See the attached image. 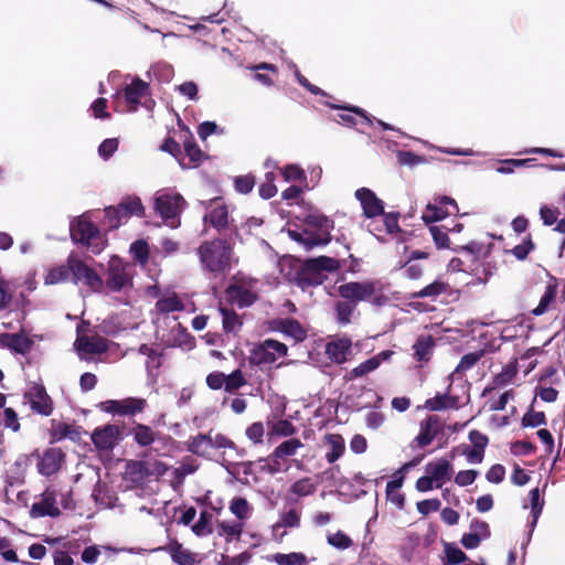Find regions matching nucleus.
I'll use <instances>...</instances> for the list:
<instances>
[{
    "instance_id": "1",
    "label": "nucleus",
    "mask_w": 565,
    "mask_h": 565,
    "mask_svg": "<svg viewBox=\"0 0 565 565\" xmlns=\"http://www.w3.org/2000/svg\"><path fill=\"white\" fill-rule=\"evenodd\" d=\"M199 256L203 268L215 275L224 274L236 263L231 245L221 238L203 243Z\"/></svg>"
},
{
    "instance_id": "2",
    "label": "nucleus",
    "mask_w": 565,
    "mask_h": 565,
    "mask_svg": "<svg viewBox=\"0 0 565 565\" xmlns=\"http://www.w3.org/2000/svg\"><path fill=\"white\" fill-rule=\"evenodd\" d=\"M355 199L360 202L366 218L373 220L377 216L383 217V223L388 234L398 230L397 216L395 214L384 213V202L379 199L372 190L367 188L358 189L355 191Z\"/></svg>"
},
{
    "instance_id": "3",
    "label": "nucleus",
    "mask_w": 565,
    "mask_h": 565,
    "mask_svg": "<svg viewBox=\"0 0 565 565\" xmlns=\"http://www.w3.org/2000/svg\"><path fill=\"white\" fill-rule=\"evenodd\" d=\"M71 237L76 243H82L94 253L99 254L105 247V239L87 214L74 220L70 225Z\"/></svg>"
},
{
    "instance_id": "4",
    "label": "nucleus",
    "mask_w": 565,
    "mask_h": 565,
    "mask_svg": "<svg viewBox=\"0 0 565 565\" xmlns=\"http://www.w3.org/2000/svg\"><path fill=\"white\" fill-rule=\"evenodd\" d=\"M185 200L171 190H160L154 196V210L171 228L180 225V214L184 210Z\"/></svg>"
},
{
    "instance_id": "5",
    "label": "nucleus",
    "mask_w": 565,
    "mask_h": 565,
    "mask_svg": "<svg viewBox=\"0 0 565 565\" xmlns=\"http://www.w3.org/2000/svg\"><path fill=\"white\" fill-rule=\"evenodd\" d=\"M259 290L258 280L239 278L227 287L226 298L238 307H248L256 301Z\"/></svg>"
},
{
    "instance_id": "6",
    "label": "nucleus",
    "mask_w": 565,
    "mask_h": 565,
    "mask_svg": "<svg viewBox=\"0 0 565 565\" xmlns=\"http://www.w3.org/2000/svg\"><path fill=\"white\" fill-rule=\"evenodd\" d=\"M288 348L286 344L273 340L266 339L263 342L254 344L250 350L249 361L252 364L266 365L273 364L278 359L286 356Z\"/></svg>"
},
{
    "instance_id": "7",
    "label": "nucleus",
    "mask_w": 565,
    "mask_h": 565,
    "mask_svg": "<svg viewBox=\"0 0 565 565\" xmlns=\"http://www.w3.org/2000/svg\"><path fill=\"white\" fill-rule=\"evenodd\" d=\"M68 267L76 284H83L93 291H100L104 286L102 277L75 254L68 256Z\"/></svg>"
},
{
    "instance_id": "8",
    "label": "nucleus",
    "mask_w": 565,
    "mask_h": 565,
    "mask_svg": "<svg viewBox=\"0 0 565 565\" xmlns=\"http://www.w3.org/2000/svg\"><path fill=\"white\" fill-rule=\"evenodd\" d=\"M338 291L342 298L352 301H366L377 297L381 285L374 280L347 282L341 285Z\"/></svg>"
},
{
    "instance_id": "9",
    "label": "nucleus",
    "mask_w": 565,
    "mask_h": 565,
    "mask_svg": "<svg viewBox=\"0 0 565 565\" xmlns=\"http://www.w3.org/2000/svg\"><path fill=\"white\" fill-rule=\"evenodd\" d=\"M429 231L438 248H452L455 250L460 248L475 255L476 257L486 256L489 253L490 245L484 246L483 244H480L478 242H470L467 245L458 246L450 241L448 234L440 227L434 225L430 226Z\"/></svg>"
},
{
    "instance_id": "10",
    "label": "nucleus",
    "mask_w": 565,
    "mask_h": 565,
    "mask_svg": "<svg viewBox=\"0 0 565 565\" xmlns=\"http://www.w3.org/2000/svg\"><path fill=\"white\" fill-rule=\"evenodd\" d=\"M145 207L139 198H129L127 201L121 203L118 207H109L106 210V217L108 218V225L111 228L118 227L124 218L129 215H142Z\"/></svg>"
},
{
    "instance_id": "11",
    "label": "nucleus",
    "mask_w": 565,
    "mask_h": 565,
    "mask_svg": "<svg viewBox=\"0 0 565 565\" xmlns=\"http://www.w3.org/2000/svg\"><path fill=\"white\" fill-rule=\"evenodd\" d=\"M310 223H315L319 230L321 231V234L319 236H312L309 233L305 232L303 234L296 233L294 231L289 232V235L303 243V245L307 248H311L317 245H324L329 242V238L327 237L329 234V230L331 228V222L324 217V216H315L311 215L309 217Z\"/></svg>"
},
{
    "instance_id": "12",
    "label": "nucleus",
    "mask_w": 565,
    "mask_h": 565,
    "mask_svg": "<svg viewBox=\"0 0 565 565\" xmlns=\"http://www.w3.org/2000/svg\"><path fill=\"white\" fill-rule=\"evenodd\" d=\"M57 491L54 487H47L41 494L39 501L34 502L31 508V515L33 518L41 516H58L61 511L57 504Z\"/></svg>"
},
{
    "instance_id": "13",
    "label": "nucleus",
    "mask_w": 565,
    "mask_h": 565,
    "mask_svg": "<svg viewBox=\"0 0 565 565\" xmlns=\"http://www.w3.org/2000/svg\"><path fill=\"white\" fill-rule=\"evenodd\" d=\"M146 401L142 398L129 397L120 401H106L99 404V408L114 415H134L142 412Z\"/></svg>"
},
{
    "instance_id": "14",
    "label": "nucleus",
    "mask_w": 565,
    "mask_h": 565,
    "mask_svg": "<svg viewBox=\"0 0 565 565\" xmlns=\"http://www.w3.org/2000/svg\"><path fill=\"white\" fill-rule=\"evenodd\" d=\"M24 399L32 411L41 415L49 416L53 411L52 401L42 385L32 384L24 393Z\"/></svg>"
},
{
    "instance_id": "15",
    "label": "nucleus",
    "mask_w": 565,
    "mask_h": 565,
    "mask_svg": "<svg viewBox=\"0 0 565 565\" xmlns=\"http://www.w3.org/2000/svg\"><path fill=\"white\" fill-rule=\"evenodd\" d=\"M458 206L454 199L441 196L429 203L423 213V220L426 223H433L443 220L452 212H457Z\"/></svg>"
},
{
    "instance_id": "16",
    "label": "nucleus",
    "mask_w": 565,
    "mask_h": 565,
    "mask_svg": "<svg viewBox=\"0 0 565 565\" xmlns=\"http://www.w3.org/2000/svg\"><path fill=\"white\" fill-rule=\"evenodd\" d=\"M109 276L107 288L113 291H119L130 282V267L122 264L118 257L109 260Z\"/></svg>"
},
{
    "instance_id": "17",
    "label": "nucleus",
    "mask_w": 565,
    "mask_h": 565,
    "mask_svg": "<svg viewBox=\"0 0 565 565\" xmlns=\"http://www.w3.org/2000/svg\"><path fill=\"white\" fill-rule=\"evenodd\" d=\"M173 326L168 333H162L161 339L168 347H178L184 351L194 348V338L173 319Z\"/></svg>"
},
{
    "instance_id": "18",
    "label": "nucleus",
    "mask_w": 565,
    "mask_h": 565,
    "mask_svg": "<svg viewBox=\"0 0 565 565\" xmlns=\"http://www.w3.org/2000/svg\"><path fill=\"white\" fill-rule=\"evenodd\" d=\"M149 94V85L146 82L139 78L134 79L125 88V98L129 110L135 111L139 105H146Z\"/></svg>"
},
{
    "instance_id": "19",
    "label": "nucleus",
    "mask_w": 565,
    "mask_h": 565,
    "mask_svg": "<svg viewBox=\"0 0 565 565\" xmlns=\"http://www.w3.org/2000/svg\"><path fill=\"white\" fill-rule=\"evenodd\" d=\"M452 472V463L446 458L433 460L425 467V473L436 482V488H441L444 483L450 480Z\"/></svg>"
},
{
    "instance_id": "20",
    "label": "nucleus",
    "mask_w": 565,
    "mask_h": 565,
    "mask_svg": "<svg viewBox=\"0 0 565 565\" xmlns=\"http://www.w3.org/2000/svg\"><path fill=\"white\" fill-rule=\"evenodd\" d=\"M326 353L331 361L338 364L344 363L352 354L351 339L342 337L331 340L326 347Z\"/></svg>"
},
{
    "instance_id": "21",
    "label": "nucleus",
    "mask_w": 565,
    "mask_h": 565,
    "mask_svg": "<svg viewBox=\"0 0 565 565\" xmlns=\"http://www.w3.org/2000/svg\"><path fill=\"white\" fill-rule=\"evenodd\" d=\"M120 429L116 425H105L94 430L92 440L103 450L111 449L119 440Z\"/></svg>"
},
{
    "instance_id": "22",
    "label": "nucleus",
    "mask_w": 565,
    "mask_h": 565,
    "mask_svg": "<svg viewBox=\"0 0 565 565\" xmlns=\"http://www.w3.org/2000/svg\"><path fill=\"white\" fill-rule=\"evenodd\" d=\"M204 221L210 222L215 228L223 230L228 225V210L218 199L211 200L206 205Z\"/></svg>"
},
{
    "instance_id": "23",
    "label": "nucleus",
    "mask_w": 565,
    "mask_h": 565,
    "mask_svg": "<svg viewBox=\"0 0 565 565\" xmlns=\"http://www.w3.org/2000/svg\"><path fill=\"white\" fill-rule=\"evenodd\" d=\"M63 460L64 455L60 449L50 448L40 457L38 471L43 476H52L60 470Z\"/></svg>"
},
{
    "instance_id": "24",
    "label": "nucleus",
    "mask_w": 565,
    "mask_h": 565,
    "mask_svg": "<svg viewBox=\"0 0 565 565\" xmlns=\"http://www.w3.org/2000/svg\"><path fill=\"white\" fill-rule=\"evenodd\" d=\"M394 352L392 350H384L376 355L367 359L366 361L360 363L358 366L352 369L349 373V379H358L365 376L366 374L377 370L383 362L388 361L393 356Z\"/></svg>"
},
{
    "instance_id": "25",
    "label": "nucleus",
    "mask_w": 565,
    "mask_h": 565,
    "mask_svg": "<svg viewBox=\"0 0 565 565\" xmlns=\"http://www.w3.org/2000/svg\"><path fill=\"white\" fill-rule=\"evenodd\" d=\"M76 350L82 359H88L92 354L106 351V341L97 335L78 337L75 342Z\"/></svg>"
},
{
    "instance_id": "26",
    "label": "nucleus",
    "mask_w": 565,
    "mask_h": 565,
    "mask_svg": "<svg viewBox=\"0 0 565 565\" xmlns=\"http://www.w3.org/2000/svg\"><path fill=\"white\" fill-rule=\"evenodd\" d=\"M300 526V513L295 509H290L280 514L278 521L273 525V534L282 540L287 534L286 529H297Z\"/></svg>"
},
{
    "instance_id": "27",
    "label": "nucleus",
    "mask_w": 565,
    "mask_h": 565,
    "mask_svg": "<svg viewBox=\"0 0 565 565\" xmlns=\"http://www.w3.org/2000/svg\"><path fill=\"white\" fill-rule=\"evenodd\" d=\"M323 445L328 448L326 452V460L329 463L335 462L345 451V441L339 434L324 435Z\"/></svg>"
},
{
    "instance_id": "28",
    "label": "nucleus",
    "mask_w": 565,
    "mask_h": 565,
    "mask_svg": "<svg viewBox=\"0 0 565 565\" xmlns=\"http://www.w3.org/2000/svg\"><path fill=\"white\" fill-rule=\"evenodd\" d=\"M271 329L279 331L296 341H302L306 338V331L300 323L292 319H278L273 321Z\"/></svg>"
},
{
    "instance_id": "29",
    "label": "nucleus",
    "mask_w": 565,
    "mask_h": 565,
    "mask_svg": "<svg viewBox=\"0 0 565 565\" xmlns=\"http://www.w3.org/2000/svg\"><path fill=\"white\" fill-rule=\"evenodd\" d=\"M438 419L435 416H430L420 423L419 434L414 439V444L423 448L429 445L438 433Z\"/></svg>"
},
{
    "instance_id": "30",
    "label": "nucleus",
    "mask_w": 565,
    "mask_h": 565,
    "mask_svg": "<svg viewBox=\"0 0 565 565\" xmlns=\"http://www.w3.org/2000/svg\"><path fill=\"white\" fill-rule=\"evenodd\" d=\"M0 345L7 347L17 353L25 354L31 350L32 341L23 334H0Z\"/></svg>"
},
{
    "instance_id": "31",
    "label": "nucleus",
    "mask_w": 565,
    "mask_h": 565,
    "mask_svg": "<svg viewBox=\"0 0 565 565\" xmlns=\"http://www.w3.org/2000/svg\"><path fill=\"white\" fill-rule=\"evenodd\" d=\"M188 450L200 456H209L212 449V433L199 434L186 443Z\"/></svg>"
},
{
    "instance_id": "32",
    "label": "nucleus",
    "mask_w": 565,
    "mask_h": 565,
    "mask_svg": "<svg viewBox=\"0 0 565 565\" xmlns=\"http://www.w3.org/2000/svg\"><path fill=\"white\" fill-rule=\"evenodd\" d=\"M544 507V500L541 497L539 488H534L529 492V502L523 504L524 509H531L532 522L531 529L533 530L536 522L542 513Z\"/></svg>"
},
{
    "instance_id": "33",
    "label": "nucleus",
    "mask_w": 565,
    "mask_h": 565,
    "mask_svg": "<svg viewBox=\"0 0 565 565\" xmlns=\"http://www.w3.org/2000/svg\"><path fill=\"white\" fill-rule=\"evenodd\" d=\"M203 158V153L201 149L192 142H186L184 145V153L180 159V166L183 169H191L196 167Z\"/></svg>"
},
{
    "instance_id": "34",
    "label": "nucleus",
    "mask_w": 565,
    "mask_h": 565,
    "mask_svg": "<svg viewBox=\"0 0 565 565\" xmlns=\"http://www.w3.org/2000/svg\"><path fill=\"white\" fill-rule=\"evenodd\" d=\"M269 562L277 565H306L308 557L300 552L276 553L267 557Z\"/></svg>"
},
{
    "instance_id": "35",
    "label": "nucleus",
    "mask_w": 565,
    "mask_h": 565,
    "mask_svg": "<svg viewBox=\"0 0 565 565\" xmlns=\"http://www.w3.org/2000/svg\"><path fill=\"white\" fill-rule=\"evenodd\" d=\"M303 447V444L298 438H290L278 445L273 451L275 459H286L297 454Z\"/></svg>"
},
{
    "instance_id": "36",
    "label": "nucleus",
    "mask_w": 565,
    "mask_h": 565,
    "mask_svg": "<svg viewBox=\"0 0 565 565\" xmlns=\"http://www.w3.org/2000/svg\"><path fill=\"white\" fill-rule=\"evenodd\" d=\"M457 406L458 398L447 394L437 395L425 402V408L434 412L443 411L446 408H456Z\"/></svg>"
},
{
    "instance_id": "37",
    "label": "nucleus",
    "mask_w": 565,
    "mask_h": 565,
    "mask_svg": "<svg viewBox=\"0 0 565 565\" xmlns=\"http://www.w3.org/2000/svg\"><path fill=\"white\" fill-rule=\"evenodd\" d=\"M298 280L301 286L309 285H321L326 279V275L318 268L309 270V260L303 265L300 274L298 275Z\"/></svg>"
},
{
    "instance_id": "38",
    "label": "nucleus",
    "mask_w": 565,
    "mask_h": 565,
    "mask_svg": "<svg viewBox=\"0 0 565 565\" xmlns=\"http://www.w3.org/2000/svg\"><path fill=\"white\" fill-rule=\"evenodd\" d=\"M71 274L72 271L68 267V263L66 265L55 266L46 271L44 276V282L45 285H56L64 282L68 279Z\"/></svg>"
},
{
    "instance_id": "39",
    "label": "nucleus",
    "mask_w": 565,
    "mask_h": 565,
    "mask_svg": "<svg viewBox=\"0 0 565 565\" xmlns=\"http://www.w3.org/2000/svg\"><path fill=\"white\" fill-rule=\"evenodd\" d=\"M243 522L223 521L218 524L217 532L221 536H224L227 541L236 540L243 532Z\"/></svg>"
},
{
    "instance_id": "40",
    "label": "nucleus",
    "mask_w": 565,
    "mask_h": 565,
    "mask_svg": "<svg viewBox=\"0 0 565 565\" xmlns=\"http://www.w3.org/2000/svg\"><path fill=\"white\" fill-rule=\"evenodd\" d=\"M434 340L431 337H420L414 344L415 356L418 361H428L433 353Z\"/></svg>"
},
{
    "instance_id": "41",
    "label": "nucleus",
    "mask_w": 565,
    "mask_h": 565,
    "mask_svg": "<svg viewBox=\"0 0 565 565\" xmlns=\"http://www.w3.org/2000/svg\"><path fill=\"white\" fill-rule=\"evenodd\" d=\"M100 551L121 552L122 550L114 548L108 545H92L84 548L81 558L86 564H94L100 556Z\"/></svg>"
},
{
    "instance_id": "42",
    "label": "nucleus",
    "mask_w": 565,
    "mask_h": 565,
    "mask_svg": "<svg viewBox=\"0 0 565 565\" xmlns=\"http://www.w3.org/2000/svg\"><path fill=\"white\" fill-rule=\"evenodd\" d=\"M327 542L339 551H345L353 545V540L342 531L328 533Z\"/></svg>"
},
{
    "instance_id": "43",
    "label": "nucleus",
    "mask_w": 565,
    "mask_h": 565,
    "mask_svg": "<svg viewBox=\"0 0 565 565\" xmlns=\"http://www.w3.org/2000/svg\"><path fill=\"white\" fill-rule=\"evenodd\" d=\"M297 431L296 427L287 419H280L270 426L269 437H290Z\"/></svg>"
},
{
    "instance_id": "44",
    "label": "nucleus",
    "mask_w": 565,
    "mask_h": 565,
    "mask_svg": "<svg viewBox=\"0 0 565 565\" xmlns=\"http://www.w3.org/2000/svg\"><path fill=\"white\" fill-rule=\"evenodd\" d=\"M315 268L320 269L322 273H331L340 268V263L335 258L320 256L309 260V270L312 271Z\"/></svg>"
},
{
    "instance_id": "45",
    "label": "nucleus",
    "mask_w": 565,
    "mask_h": 565,
    "mask_svg": "<svg viewBox=\"0 0 565 565\" xmlns=\"http://www.w3.org/2000/svg\"><path fill=\"white\" fill-rule=\"evenodd\" d=\"M316 484L310 478H302L297 480L290 487L289 492L296 497H307L316 491Z\"/></svg>"
},
{
    "instance_id": "46",
    "label": "nucleus",
    "mask_w": 565,
    "mask_h": 565,
    "mask_svg": "<svg viewBox=\"0 0 565 565\" xmlns=\"http://www.w3.org/2000/svg\"><path fill=\"white\" fill-rule=\"evenodd\" d=\"M212 519L213 515L209 511H202L198 522L192 526V531L198 536H206L212 533Z\"/></svg>"
},
{
    "instance_id": "47",
    "label": "nucleus",
    "mask_w": 565,
    "mask_h": 565,
    "mask_svg": "<svg viewBox=\"0 0 565 565\" xmlns=\"http://www.w3.org/2000/svg\"><path fill=\"white\" fill-rule=\"evenodd\" d=\"M230 511L238 519V522H244L250 515V507L243 498H235L230 503Z\"/></svg>"
},
{
    "instance_id": "48",
    "label": "nucleus",
    "mask_w": 565,
    "mask_h": 565,
    "mask_svg": "<svg viewBox=\"0 0 565 565\" xmlns=\"http://www.w3.org/2000/svg\"><path fill=\"white\" fill-rule=\"evenodd\" d=\"M172 561L178 565H194V556L186 550L182 548L181 545L175 544L169 548Z\"/></svg>"
},
{
    "instance_id": "49",
    "label": "nucleus",
    "mask_w": 565,
    "mask_h": 565,
    "mask_svg": "<svg viewBox=\"0 0 565 565\" xmlns=\"http://www.w3.org/2000/svg\"><path fill=\"white\" fill-rule=\"evenodd\" d=\"M555 297H556L555 287L548 286L546 288L544 295L541 297V300H540L537 307H535L532 310V313L534 316H541V315L545 313L547 311V309L550 308L551 303L554 302Z\"/></svg>"
},
{
    "instance_id": "50",
    "label": "nucleus",
    "mask_w": 565,
    "mask_h": 565,
    "mask_svg": "<svg viewBox=\"0 0 565 565\" xmlns=\"http://www.w3.org/2000/svg\"><path fill=\"white\" fill-rule=\"evenodd\" d=\"M134 438L140 446H148L154 440V433L152 429L145 425H137L134 430Z\"/></svg>"
},
{
    "instance_id": "51",
    "label": "nucleus",
    "mask_w": 565,
    "mask_h": 565,
    "mask_svg": "<svg viewBox=\"0 0 565 565\" xmlns=\"http://www.w3.org/2000/svg\"><path fill=\"white\" fill-rule=\"evenodd\" d=\"M157 309L160 312L168 313L183 310V305L178 297L173 295L159 299L157 302Z\"/></svg>"
},
{
    "instance_id": "52",
    "label": "nucleus",
    "mask_w": 565,
    "mask_h": 565,
    "mask_svg": "<svg viewBox=\"0 0 565 565\" xmlns=\"http://www.w3.org/2000/svg\"><path fill=\"white\" fill-rule=\"evenodd\" d=\"M246 384V380L241 370H235L231 374L225 375L224 388L226 392H234Z\"/></svg>"
},
{
    "instance_id": "53",
    "label": "nucleus",
    "mask_w": 565,
    "mask_h": 565,
    "mask_svg": "<svg viewBox=\"0 0 565 565\" xmlns=\"http://www.w3.org/2000/svg\"><path fill=\"white\" fill-rule=\"evenodd\" d=\"M281 174L286 182L290 181H305L306 173L305 171L297 164H288L281 170Z\"/></svg>"
},
{
    "instance_id": "54",
    "label": "nucleus",
    "mask_w": 565,
    "mask_h": 565,
    "mask_svg": "<svg viewBox=\"0 0 565 565\" xmlns=\"http://www.w3.org/2000/svg\"><path fill=\"white\" fill-rule=\"evenodd\" d=\"M223 316V328L226 332H235L241 326L238 316L227 309L221 308Z\"/></svg>"
},
{
    "instance_id": "55",
    "label": "nucleus",
    "mask_w": 565,
    "mask_h": 565,
    "mask_svg": "<svg viewBox=\"0 0 565 565\" xmlns=\"http://www.w3.org/2000/svg\"><path fill=\"white\" fill-rule=\"evenodd\" d=\"M275 174L274 172H267L265 175V182L259 188V195L263 199H270L277 193V186L274 184Z\"/></svg>"
},
{
    "instance_id": "56",
    "label": "nucleus",
    "mask_w": 565,
    "mask_h": 565,
    "mask_svg": "<svg viewBox=\"0 0 565 565\" xmlns=\"http://www.w3.org/2000/svg\"><path fill=\"white\" fill-rule=\"evenodd\" d=\"M532 159H507L501 161V166L497 168V172L502 174H510L515 168H520L531 162Z\"/></svg>"
},
{
    "instance_id": "57",
    "label": "nucleus",
    "mask_w": 565,
    "mask_h": 565,
    "mask_svg": "<svg viewBox=\"0 0 565 565\" xmlns=\"http://www.w3.org/2000/svg\"><path fill=\"white\" fill-rule=\"evenodd\" d=\"M148 75H153L160 81L169 82L172 76V68L168 64L158 63L150 67V70L148 71Z\"/></svg>"
},
{
    "instance_id": "58",
    "label": "nucleus",
    "mask_w": 565,
    "mask_h": 565,
    "mask_svg": "<svg viewBox=\"0 0 565 565\" xmlns=\"http://www.w3.org/2000/svg\"><path fill=\"white\" fill-rule=\"evenodd\" d=\"M447 290V285L440 280H436L431 284H429L428 286H426L425 288H423L419 292H418V297H437L439 296L440 294L443 292H446Z\"/></svg>"
},
{
    "instance_id": "59",
    "label": "nucleus",
    "mask_w": 565,
    "mask_h": 565,
    "mask_svg": "<svg viewBox=\"0 0 565 565\" xmlns=\"http://www.w3.org/2000/svg\"><path fill=\"white\" fill-rule=\"evenodd\" d=\"M246 437L254 444H262L265 435V428L263 423L256 422L246 428Z\"/></svg>"
},
{
    "instance_id": "60",
    "label": "nucleus",
    "mask_w": 565,
    "mask_h": 565,
    "mask_svg": "<svg viewBox=\"0 0 565 565\" xmlns=\"http://www.w3.org/2000/svg\"><path fill=\"white\" fill-rule=\"evenodd\" d=\"M478 475V471L473 469L461 470L457 472L454 480L459 487H467L476 481Z\"/></svg>"
},
{
    "instance_id": "61",
    "label": "nucleus",
    "mask_w": 565,
    "mask_h": 565,
    "mask_svg": "<svg viewBox=\"0 0 565 565\" xmlns=\"http://www.w3.org/2000/svg\"><path fill=\"white\" fill-rule=\"evenodd\" d=\"M482 356V351L470 352L463 355L456 367L457 372H465L471 369Z\"/></svg>"
},
{
    "instance_id": "62",
    "label": "nucleus",
    "mask_w": 565,
    "mask_h": 565,
    "mask_svg": "<svg viewBox=\"0 0 565 565\" xmlns=\"http://www.w3.org/2000/svg\"><path fill=\"white\" fill-rule=\"evenodd\" d=\"M559 215V211L556 207L548 205H542L540 209V217L544 225L550 226L556 223Z\"/></svg>"
},
{
    "instance_id": "63",
    "label": "nucleus",
    "mask_w": 565,
    "mask_h": 565,
    "mask_svg": "<svg viewBox=\"0 0 565 565\" xmlns=\"http://www.w3.org/2000/svg\"><path fill=\"white\" fill-rule=\"evenodd\" d=\"M445 553L448 564H459L466 559V554L455 545L446 544Z\"/></svg>"
},
{
    "instance_id": "64",
    "label": "nucleus",
    "mask_w": 565,
    "mask_h": 565,
    "mask_svg": "<svg viewBox=\"0 0 565 565\" xmlns=\"http://www.w3.org/2000/svg\"><path fill=\"white\" fill-rule=\"evenodd\" d=\"M534 248V244L530 237H527L522 244L513 247L511 253L519 259L524 260L531 250Z\"/></svg>"
}]
</instances>
